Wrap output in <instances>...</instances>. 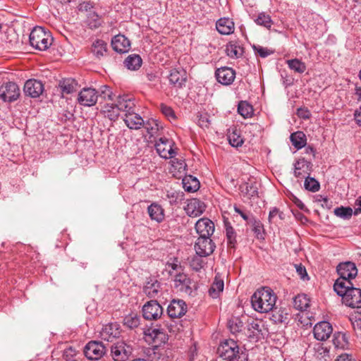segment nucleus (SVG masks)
<instances>
[{"label": "nucleus", "instance_id": "obj_1", "mask_svg": "<svg viewBox=\"0 0 361 361\" xmlns=\"http://www.w3.org/2000/svg\"><path fill=\"white\" fill-rule=\"evenodd\" d=\"M277 297L274 291L268 287L257 290L251 297L253 309L260 313L269 312L273 310Z\"/></svg>", "mask_w": 361, "mask_h": 361}, {"label": "nucleus", "instance_id": "obj_2", "mask_svg": "<svg viewBox=\"0 0 361 361\" xmlns=\"http://www.w3.org/2000/svg\"><path fill=\"white\" fill-rule=\"evenodd\" d=\"M30 45L39 51L47 49L52 44L53 37L42 27H35L30 34Z\"/></svg>", "mask_w": 361, "mask_h": 361}, {"label": "nucleus", "instance_id": "obj_3", "mask_svg": "<svg viewBox=\"0 0 361 361\" xmlns=\"http://www.w3.org/2000/svg\"><path fill=\"white\" fill-rule=\"evenodd\" d=\"M217 353L225 361H234L238 356L239 346L234 340L226 339L218 347Z\"/></svg>", "mask_w": 361, "mask_h": 361}, {"label": "nucleus", "instance_id": "obj_4", "mask_svg": "<svg viewBox=\"0 0 361 361\" xmlns=\"http://www.w3.org/2000/svg\"><path fill=\"white\" fill-rule=\"evenodd\" d=\"M20 90L18 85L13 82H8L0 87V99L4 102H12L17 100Z\"/></svg>", "mask_w": 361, "mask_h": 361}, {"label": "nucleus", "instance_id": "obj_5", "mask_svg": "<svg viewBox=\"0 0 361 361\" xmlns=\"http://www.w3.org/2000/svg\"><path fill=\"white\" fill-rule=\"evenodd\" d=\"M132 350V347L123 341H117L111 348V355L115 361L127 360Z\"/></svg>", "mask_w": 361, "mask_h": 361}, {"label": "nucleus", "instance_id": "obj_6", "mask_svg": "<svg viewBox=\"0 0 361 361\" xmlns=\"http://www.w3.org/2000/svg\"><path fill=\"white\" fill-rule=\"evenodd\" d=\"M174 286L178 290L188 295H192L195 284L184 273L176 274L174 276Z\"/></svg>", "mask_w": 361, "mask_h": 361}, {"label": "nucleus", "instance_id": "obj_7", "mask_svg": "<svg viewBox=\"0 0 361 361\" xmlns=\"http://www.w3.org/2000/svg\"><path fill=\"white\" fill-rule=\"evenodd\" d=\"M174 142L166 137H160L155 144V148L159 156L164 159L173 158L176 152L173 149Z\"/></svg>", "mask_w": 361, "mask_h": 361}, {"label": "nucleus", "instance_id": "obj_8", "mask_svg": "<svg viewBox=\"0 0 361 361\" xmlns=\"http://www.w3.org/2000/svg\"><path fill=\"white\" fill-rule=\"evenodd\" d=\"M99 92L94 88L85 87L78 94V102L83 106H92L96 104Z\"/></svg>", "mask_w": 361, "mask_h": 361}, {"label": "nucleus", "instance_id": "obj_9", "mask_svg": "<svg viewBox=\"0 0 361 361\" xmlns=\"http://www.w3.org/2000/svg\"><path fill=\"white\" fill-rule=\"evenodd\" d=\"M105 352V347L101 342L90 341L84 348V354L90 360H99Z\"/></svg>", "mask_w": 361, "mask_h": 361}, {"label": "nucleus", "instance_id": "obj_10", "mask_svg": "<svg viewBox=\"0 0 361 361\" xmlns=\"http://www.w3.org/2000/svg\"><path fill=\"white\" fill-rule=\"evenodd\" d=\"M162 314L163 308L157 300H150L142 307L143 317L147 320H157Z\"/></svg>", "mask_w": 361, "mask_h": 361}, {"label": "nucleus", "instance_id": "obj_11", "mask_svg": "<svg viewBox=\"0 0 361 361\" xmlns=\"http://www.w3.org/2000/svg\"><path fill=\"white\" fill-rule=\"evenodd\" d=\"M145 338L149 342L154 343L155 346H159L165 343L168 337L163 329L157 327H150L144 331Z\"/></svg>", "mask_w": 361, "mask_h": 361}, {"label": "nucleus", "instance_id": "obj_12", "mask_svg": "<svg viewBox=\"0 0 361 361\" xmlns=\"http://www.w3.org/2000/svg\"><path fill=\"white\" fill-rule=\"evenodd\" d=\"M215 248V245L210 238L199 237L195 244L196 254L202 257L211 255Z\"/></svg>", "mask_w": 361, "mask_h": 361}, {"label": "nucleus", "instance_id": "obj_13", "mask_svg": "<svg viewBox=\"0 0 361 361\" xmlns=\"http://www.w3.org/2000/svg\"><path fill=\"white\" fill-rule=\"evenodd\" d=\"M332 326L326 321L318 322L313 329L314 338L321 341H326L332 334Z\"/></svg>", "mask_w": 361, "mask_h": 361}, {"label": "nucleus", "instance_id": "obj_14", "mask_svg": "<svg viewBox=\"0 0 361 361\" xmlns=\"http://www.w3.org/2000/svg\"><path fill=\"white\" fill-rule=\"evenodd\" d=\"M340 278L351 280L357 275V269L355 263L352 262H345L340 263L336 268Z\"/></svg>", "mask_w": 361, "mask_h": 361}, {"label": "nucleus", "instance_id": "obj_15", "mask_svg": "<svg viewBox=\"0 0 361 361\" xmlns=\"http://www.w3.org/2000/svg\"><path fill=\"white\" fill-rule=\"evenodd\" d=\"M195 230L200 237L210 238L214 231V224L210 219L202 218L196 222Z\"/></svg>", "mask_w": 361, "mask_h": 361}, {"label": "nucleus", "instance_id": "obj_16", "mask_svg": "<svg viewBox=\"0 0 361 361\" xmlns=\"http://www.w3.org/2000/svg\"><path fill=\"white\" fill-rule=\"evenodd\" d=\"M343 302L352 308L361 307V289L357 288H350L348 293L343 296Z\"/></svg>", "mask_w": 361, "mask_h": 361}, {"label": "nucleus", "instance_id": "obj_17", "mask_svg": "<svg viewBox=\"0 0 361 361\" xmlns=\"http://www.w3.org/2000/svg\"><path fill=\"white\" fill-rule=\"evenodd\" d=\"M44 90V85L41 81L30 79L26 81L24 85V92L26 95L36 98L42 94Z\"/></svg>", "mask_w": 361, "mask_h": 361}, {"label": "nucleus", "instance_id": "obj_18", "mask_svg": "<svg viewBox=\"0 0 361 361\" xmlns=\"http://www.w3.org/2000/svg\"><path fill=\"white\" fill-rule=\"evenodd\" d=\"M312 164L311 161L304 158L299 159L294 164V176L299 179H302L310 176Z\"/></svg>", "mask_w": 361, "mask_h": 361}, {"label": "nucleus", "instance_id": "obj_19", "mask_svg": "<svg viewBox=\"0 0 361 361\" xmlns=\"http://www.w3.org/2000/svg\"><path fill=\"white\" fill-rule=\"evenodd\" d=\"M117 103L120 111L124 113V117H126V114H131L135 111L136 105L135 99L129 95L118 96Z\"/></svg>", "mask_w": 361, "mask_h": 361}, {"label": "nucleus", "instance_id": "obj_20", "mask_svg": "<svg viewBox=\"0 0 361 361\" xmlns=\"http://www.w3.org/2000/svg\"><path fill=\"white\" fill-rule=\"evenodd\" d=\"M187 307L182 300H173L167 308V312L171 318H178L185 314Z\"/></svg>", "mask_w": 361, "mask_h": 361}, {"label": "nucleus", "instance_id": "obj_21", "mask_svg": "<svg viewBox=\"0 0 361 361\" xmlns=\"http://www.w3.org/2000/svg\"><path fill=\"white\" fill-rule=\"evenodd\" d=\"M111 46L118 53H126L130 49V42L125 35L120 34L113 37Z\"/></svg>", "mask_w": 361, "mask_h": 361}, {"label": "nucleus", "instance_id": "obj_22", "mask_svg": "<svg viewBox=\"0 0 361 361\" xmlns=\"http://www.w3.org/2000/svg\"><path fill=\"white\" fill-rule=\"evenodd\" d=\"M215 75L218 82L225 85L231 84L235 77V71L228 67L218 68L216 71Z\"/></svg>", "mask_w": 361, "mask_h": 361}, {"label": "nucleus", "instance_id": "obj_23", "mask_svg": "<svg viewBox=\"0 0 361 361\" xmlns=\"http://www.w3.org/2000/svg\"><path fill=\"white\" fill-rule=\"evenodd\" d=\"M187 214L196 217L201 215L205 210V204L197 199H192L185 207Z\"/></svg>", "mask_w": 361, "mask_h": 361}, {"label": "nucleus", "instance_id": "obj_24", "mask_svg": "<svg viewBox=\"0 0 361 361\" xmlns=\"http://www.w3.org/2000/svg\"><path fill=\"white\" fill-rule=\"evenodd\" d=\"M126 125L133 130H138L144 125V120L142 116L135 111L131 114H126L123 119Z\"/></svg>", "mask_w": 361, "mask_h": 361}, {"label": "nucleus", "instance_id": "obj_25", "mask_svg": "<svg viewBox=\"0 0 361 361\" xmlns=\"http://www.w3.org/2000/svg\"><path fill=\"white\" fill-rule=\"evenodd\" d=\"M100 334L104 340L109 341L119 336V325L116 323L108 324L102 328Z\"/></svg>", "mask_w": 361, "mask_h": 361}, {"label": "nucleus", "instance_id": "obj_26", "mask_svg": "<svg viewBox=\"0 0 361 361\" xmlns=\"http://www.w3.org/2000/svg\"><path fill=\"white\" fill-rule=\"evenodd\" d=\"M169 81L178 87H180L186 80V72L183 68H173L169 76Z\"/></svg>", "mask_w": 361, "mask_h": 361}, {"label": "nucleus", "instance_id": "obj_27", "mask_svg": "<svg viewBox=\"0 0 361 361\" xmlns=\"http://www.w3.org/2000/svg\"><path fill=\"white\" fill-rule=\"evenodd\" d=\"M353 283L350 280L338 278L334 283V289L335 292L342 298L345 296L350 288H353Z\"/></svg>", "mask_w": 361, "mask_h": 361}, {"label": "nucleus", "instance_id": "obj_28", "mask_svg": "<svg viewBox=\"0 0 361 361\" xmlns=\"http://www.w3.org/2000/svg\"><path fill=\"white\" fill-rule=\"evenodd\" d=\"M216 27L220 34L230 35L234 31V23L231 19L223 18L216 22Z\"/></svg>", "mask_w": 361, "mask_h": 361}, {"label": "nucleus", "instance_id": "obj_29", "mask_svg": "<svg viewBox=\"0 0 361 361\" xmlns=\"http://www.w3.org/2000/svg\"><path fill=\"white\" fill-rule=\"evenodd\" d=\"M77 86L78 82L72 78L62 79L59 82V87L63 94H68L75 92Z\"/></svg>", "mask_w": 361, "mask_h": 361}, {"label": "nucleus", "instance_id": "obj_30", "mask_svg": "<svg viewBox=\"0 0 361 361\" xmlns=\"http://www.w3.org/2000/svg\"><path fill=\"white\" fill-rule=\"evenodd\" d=\"M147 212L149 217L153 221L160 223L164 219V210L157 203L151 204L147 208Z\"/></svg>", "mask_w": 361, "mask_h": 361}, {"label": "nucleus", "instance_id": "obj_31", "mask_svg": "<svg viewBox=\"0 0 361 361\" xmlns=\"http://www.w3.org/2000/svg\"><path fill=\"white\" fill-rule=\"evenodd\" d=\"M142 127H144L146 130L149 139L157 136L159 130L161 128L158 121L153 118L144 121V125Z\"/></svg>", "mask_w": 361, "mask_h": 361}, {"label": "nucleus", "instance_id": "obj_32", "mask_svg": "<svg viewBox=\"0 0 361 361\" xmlns=\"http://www.w3.org/2000/svg\"><path fill=\"white\" fill-rule=\"evenodd\" d=\"M91 51L96 58L100 59L106 54L107 44L102 39H96L92 43Z\"/></svg>", "mask_w": 361, "mask_h": 361}, {"label": "nucleus", "instance_id": "obj_33", "mask_svg": "<svg viewBox=\"0 0 361 361\" xmlns=\"http://www.w3.org/2000/svg\"><path fill=\"white\" fill-rule=\"evenodd\" d=\"M226 51L231 59H238L243 55V49L237 42L231 41L226 45Z\"/></svg>", "mask_w": 361, "mask_h": 361}, {"label": "nucleus", "instance_id": "obj_34", "mask_svg": "<svg viewBox=\"0 0 361 361\" xmlns=\"http://www.w3.org/2000/svg\"><path fill=\"white\" fill-rule=\"evenodd\" d=\"M290 140L292 145L297 149H302L307 143L306 135L302 131H297L292 133L290 136Z\"/></svg>", "mask_w": 361, "mask_h": 361}, {"label": "nucleus", "instance_id": "obj_35", "mask_svg": "<svg viewBox=\"0 0 361 361\" xmlns=\"http://www.w3.org/2000/svg\"><path fill=\"white\" fill-rule=\"evenodd\" d=\"M271 320L275 323H285L288 319L289 314L287 312L286 309L279 308V309H273Z\"/></svg>", "mask_w": 361, "mask_h": 361}, {"label": "nucleus", "instance_id": "obj_36", "mask_svg": "<svg viewBox=\"0 0 361 361\" xmlns=\"http://www.w3.org/2000/svg\"><path fill=\"white\" fill-rule=\"evenodd\" d=\"M125 66L132 71L137 70L142 65V59L139 55H129L124 61Z\"/></svg>", "mask_w": 361, "mask_h": 361}, {"label": "nucleus", "instance_id": "obj_37", "mask_svg": "<svg viewBox=\"0 0 361 361\" xmlns=\"http://www.w3.org/2000/svg\"><path fill=\"white\" fill-rule=\"evenodd\" d=\"M310 299L305 294H300L293 299L294 307L300 311L306 310L310 306Z\"/></svg>", "mask_w": 361, "mask_h": 361}, {"label": "nucleus", "instance_id": "obj_38", "mask_svg": "<svg viewBox=\"0 0 361 361\" xmlns=\"http://www.w3.org/2000/svg\"><path fill=\"white\" fill-rule=\"evenodd\" d=\"M160 284L157 281L147 282L143 288L144 293L149 298H154L159 292Z\"/></svg>", "mask_w": 361, "mask_h": 361}, {"label": "nucleus", "instance_id": "obj_39", "mask_svg": "<svg viewBox=\"0 0 361 361\" xmlns=\"http://www.w3.org/2000/svg\"><path fill=\"white\" fill-rule=\"evenodd\" d=\"M224 283L221 279L215 278L213 283L209 289V294L213 298L219 297V294L224 290Z\"/></svg>", "mask_w": 361, "mask_h": 361}, {"label": "nucleus", "instance_id": "obj_40", "mask_svg": "<svg viewBox=\"0 0 361 361\" xmlns=\"http://www.w3.org/2000/svg\"><path fill=\"white\" fill-rule=\"evenodd\" d=\"M104 112L106 117L111 121H115L118 118L120 113V110L118 108V103L116 104H107L104 106Z\"/></svg>", "mask_w": 361, "mask_h": 361}, {"label": "nucleus", "instance_id": "obj_41", "mask_svg": "<svg viewBox=\"0 0 361 361\" xmlns=\"http://www.w3.org/2000/svg\"><path fill=\"white\" fill-rule=\"evenodd\" d=\"M288 68L298 73H303L306 71V65L298 59H290L286 61Z\"/></svg>", "mask_w": 361, "mask_h": 361}, {"label": "nucleus", "instance_id": "obj_42", "mask_svg": "<svg viewBox=\"0 0 361 361\" xmlns=\"http://www.w3.org/2000/svg\"><path fill=\"white\" fill-rule=\"evenodd\" d=\"M183 188L187 192H195L199 189L200 183L195 178H185L183 180Z\"/></svg>", "mask_w": 361, "mask_h": 361}, {"label": "nucleus", "instance_id": "obj_43", "mask_svg": "<svg viewBox=\"0 0 361 361\" xmlns=\"http://www.w3.org/2000/svg\"><path fill=\"white\" fill-rule=\"evenodd\" d=\"M249 338L257 337L261 332L260 322L257 320L251 319L247 325Z\"/></svg>", "mask_w": 361, "mask_h": 361}, {"label": "nucleus", "instance_id": "obj_44", "mask_svg": "<svg viewBox=\"0 0 361 361\" xmlns=\"http://www.w3.org/2000/svg\"><path fill=\"white\" fill-rule=\"evenodd\" d=\"M228 139L229 143L233 147H238L241 146L243 143V140L237 129H233L231 132H229Z\"/></svg>", "mask_w": 361, "mask_h": 361}, {"label": "nucleus", "instance_id": "obj_45", "mask_svg": "<svg viewBox=\"0 0 361 361\" xmlns=\"http://www.w3.org/2000/svg\"><path fill=\"white\" fill-rule=\"evenodd\" d=\"M238 112L243 118H249L252 115L253 109L252 106L247 102L241 101L239 102L238 106Z\"/></svg>", "mask_w": 361, "mask_h": 361}, {"label": "nucleus", "instance_id": "obj_46", "mask_svg": "<svg viewBox=\"0 0 361 361\" xmlns=\"http://www.w3.org/2000/svg\"><path fill=\"white\" fill-rule=\"evenodd\" d=\"M334 213L336 216L338 217L342 218L343 219H349L352 215L353 213L354 214V212L353 211L352 208L349 207H339L334 209Z\"/></svg>", "mask_w": 361, "mask_h": 361}, {"label": "nucleus", "instance_id": "obj_47", "mask_svg": "<svg viewBox=\"0 0 361 361\" xmlns=\"http://www.w3.org/2000/svg\"><path fill=\"white\" fill-rule=\"evenodd\" d=\"M305 180L304 186L305 188L311 192H317L319 190V183L314 178L307 176Z\"/></svg>", "mask_w": 361, "mask_h": 361}, {"label": "nucleus", "instance_id": "obj_48", "mask_svg": "<svg viewBox=\"0 0 361 361\" xmlns=\"http://www.w3.org/2000/svg\"><path fill=\"white\" fill-rule=\"evenodd\" d=\"M228 328L232 334L238 333L243 328V322L238 317L233 318L228 322Z\"/></svg>", "mask_w": 361, "mask_h": 361}, {"label": "nucleus", "instance_id": "obj_49", "mask_svg": "<svg viewBox=\"0 0 361 361\" xmlns=\"http://www.w3.org/2000/svg\"><path fill=\"white\" fill-rule=\"evenodd\" d=\"M226 235L228 245L231 247H234L236 243V234L233 228L228 224H226Z\"/></svg>", "mask_w": 361, "mask_h": 361}, {"label": "nucleus", "instance_id": "obj_50", "mask_svg": "<svg viewBox=\"0 0 361 361\" xmlns=\"http://www.w3.org/2000/svg\"><path fill=\"white\" fill-rule=\"evenodd\" d=\"M124 324L130 329H134L140 324V317L137 314H131L124 318Z\"/></svg>", "mask_w": 361, "mask_h": 361}, {"label": "nucleus", "instance_id": "obj_51", "mask_svg": "<svg viewBox=\"0 0 361 361\" xmlns=\"http://www.w3.org/2000/svg\"><path fill=\"white\" fill-rule=\"evenodd\" d=\"M255 22L257 24L262 25L268 29H269L273 24L271 17L264 13H259L256 18Z\"/></svg>", "mask_w": 361, "mask_h": 361}, {"label": "nucleus", "instance_id": "obj_52", "mask_svg": "<svg viewBox=\"0 0 361 361\" xmlns=\"http://www.w3.org/2000/svg\"><path fill=\"white\" fill-rule=\"evenodd\" d=\"M87 24L91 29H96L102 25L99 16L94 12L90 13L87 17Z\"/></svg>", "mask_w": 361, "mask_h": 361}, {"label": "nucleus", "instance_id": "obj_53", "mask_svg": "<svg viewBox=\"0 0 361 361\" xmlns=\"http://www.w3.org/2000/svg\"><path fill=\"white\" fill-rule=\"evenodd\" d=\"M241 192L246 195L249 198L257 195V188L252 184L245 183L240 187Z\"/></svg>", "mask_w": 361, "mask_h": 361}, {"label": "nucleus", "instance_id": "obj_54", "mask_svg": "<svg viewBox=\"0 0 361 361\" xmlns=\"http://www.w3.org/2000/svg\"><path fill=\"white\" fill-rule=\"evenodd\" d=\"M99 96H100L102 98H103L104 100H114V95L113 94L112 92L111 91L110 88L106 85H103L101 87Z\"/></svg>", "mask_w": 361, "mask_h": 361}, {"label": "nucleus", "instance_id": "obj_55", "mask_svg": "<svg viewBox=\"0 0 361 361\" xmlns=\"http://www.w3.org/2000/svg\"><path fill=\"white\" fill-rule=\"evenodd\" d=\"M296 272L302 280L308 279V275L306 269L301 264L295 265Z\"/></svg>", "mask_w": 361, "mask_h": 361}, {"label": "nucleus", "instance_id": "obj_56", "mask_svg": "<svg viewBox=\"0 0 361 361\" xmlns=\"http://www.w3.org/2000/svg\"><path fill=\"white\" fill-rule=\"evenodd\" d=\"M254 49L256 54L263 58L269 56L272 53V51L269 50L267 48L261 46H254Z\"/></svg>", "mask_w": 361, "mask_h": 361}, {"label": "nucleus", "instance_id": "obj_57", "mask_svg": "<svg viewBox=\"0 0 361 361\" xmlns=\"http://www.w3.org/2000/svg\"><path fill=\"white\" fill-rule=\"evenodd\" d=\"M161 111L165 116H166L168 117H172V118L175 117L174 112L170 106H168L165 104H161Z\"/></svg>", "mask_w": 361, "mask_h": 361}, {"label": "nucleus", "instance_id": "obj_58", "mask_svg": "<svg viewBox=\"0 0 361 361\" xmlns=\"http://www.w3.org/2000/svg\"><path fill=\"white\" fill-rule=\"evenodd\" d=\"M262 228V224L258 221L254 220L252 231L256 234L257 238H259V235H261Z\"/></svg>", "mask_w": 361, "mask_h": 361}, {"label": "nucleus", "instance_id": "obj_59", "mask_svg": "<svg viewBox=\"0 0 361 361\" xmlns=\"http://www.w3.org/2000/svg\"><path fill=\"white\" fill-rule=\"evenodd\" d=\"M340 339H342L343 341H345V335L341 333H338L334 335V343L336 348H342L343 346V345L342 343H340V342L338 341V340Z\"/></svg>", "mask_w": 361, "mask_h": 361}, {"label": "nucleus", "instance_id": "obj_60", "mask_svg": "<svg viewBox=\"0 0 361 361\" xmlns=\"http://www.w3.org/2000/svg\"><path fill=\"white\" fill-rule=\"evenodd\" d=\"M297 114L300 118L307 119L310 117V111L305 109L299 108L297 111Z\"/></svg>", "mask_w": 361, "mask_h": 361}, {"label": "nucleus", "instance_id": "obj_61", "mask_svg": "<svg viewBox=\"0 0 361 361\" xmlns=\"http://www.w3.org/2000/svg\"><path fill=\"white\" fill-rule=\"evenodd\" d=\"M278 214H279V210L276 207L272 208L269 212V221L270 222L274 221V219L277 216Z\"/></svg>", "mask_w": 361, "mask_h": 361}, {"label": "nucleus", "instance_id": "obj_62", "mask_svg": "<svg viewBox=\"0 0 361 361\" xmlns=\"http://www.w3.org/2000/svg\"><path fill=\"white\" fill-rule=\"evenodd\" d=\"M355 204L357 207L354 210V214L358 215L361 213V196L355 200Z\"/></svg>", "mask_w": 361, "mask_h": 361}, {"label": "nucleus", "instance_id": "obj_63", "mask_svg": "<svg viewBox=\"0 0 361 361\" xmlns=\"http://www.w3.org/2000/svg\"><path fill=\"white\" fill-rule=\"evenodd\" d=\"M336 361H354V360L350 355L345 353L338 356Z\"/></svg>", "mask_w": 361, "mask_h": 361}, {"label": "nucleus", "instance_id": "obj_64", "mask_svg": "<svg viewBox=\"0 0 361 361\" xmlns=\"http://www.w3.org/2000/svg\"><path fill=\"white\" fill-rule=\"evenodd\" d=\"M355 119L356 123L361 126V107L355 112Z\"/></svg>", "mask_w": 361, "mask_h": 361}]
</instances>
